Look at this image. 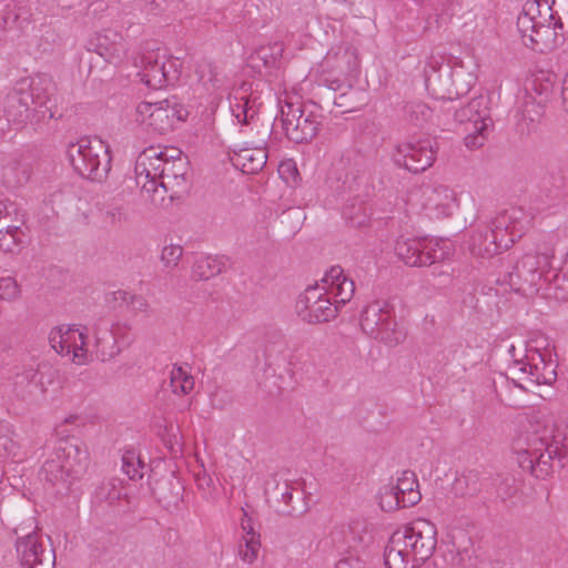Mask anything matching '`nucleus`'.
<instances>
[{
    "label": "nucleus",
    "mask_w": 568,
    "mask_h": 568,
    "mask_svg": "<svg viewBox=\"0 0 568 568\" xmlns=\"http://www.w3.org/2000/svg\"><path fill=\"white\" fill-rule=\"evenodd\" d=\"M395 535L405 544L408 552L418 565L433 555L437 545L436 527L426 519H416L409 526L396 530Z\"/></svg>",
    "instance_id": "dca6fc26"
},
{
    "label": "nucleus",
    "mask_w": 568,
    "mask_h": 568,
    "mask_svg": "<svg viewBox=\"0 0 568 568\" xmlns=\"http://www.w3.org/2000/svg\"><path fill=\"white\" fill-rule=\"evenodd\" d=\"M183 254V248L179 244L164 245L161 252V262L166 268L178 266Z\"/></svg>",
    "instance_id": "ea45409f"
},
{
    "label": "nucleus",
    "mask_w": 568,
    "mask_h": 568,
    "mask_svg": "<svg viewBox=\"0 0 568 568\" xmlns=\"http://www.w3.org/2000/svg\"><path fill=\"white\" fill-rule=\"evenodd\" d=\"M91 332L93 343L89 341L87 327L57 326L49 333V343L59 355L77 365L88 364L93 353L101 361H109L132 343L130 328L125 324H94Z\"/></svg>",
    "instance_id": "f257e3e1"
},
{
    "label": "nucleus",
    "mask_w": 568,
    "mask_h": 568,
    "mask_svg": "<svg viewBox=\"0 0 568 568\" xmlns=\"http://www.w3.org/2000/svg\"><path fill=\"white\" fill-rule=\"evenodd\" d=\"M106 215L113 223H122L128 220V213L122 206H111L106 211Z\"/></svg>",
    "instance_id": "c03bdc74"
},
{
    "label": "nucleus",
    "mask_w": 568,
    "mask_h": 568,
    "mask_svg": "<svg viewBox=\"0 0 568 568\" xmlns=\"http://www.w3.org/2000/svg\"><path fill=\"white\" fill-rule=\"evenodd\" d=\"M29 99H31L32 103L36 105H44L47 102V98H40V95L36 94V88H32L31 94H23L22 97H18V94H12L9 97V103L10 105L13 104L16 101H18L21 106L24 109V111L29 110Z\"/></svg>",
    "instance_id": "79ce46f5"
},
{
    "label": "nucleus",
    "mask_w": 568,
    "mask_h": 568,
    "mask_svg": "<svg viewBox=\"0 0 568 568\" xmlns=\"http://www.w3.org/2000/svg\"><path fill=\"white\" fill-rule=\"evenodd\" d=\"M365 534V523L354 519L336 526L332 531V539L341 548H356L363 542Z\"/></svg>",
    "instance_id": "5701e85b"
},
{
    "label": "nucleus",
    "mask_w": 568,
    "mask_h": 568,
    "mask_svg": "<svg viewBox=\"0 0 568 568\" xmlns=\"http://www.w3.org/2000/svg\"><path fill=\"white\" fill-rule=\"evenodd\" d=\"M424 209L434 219L450 216L458 207L456 193L446 185L427 187L424 191Z\"/></svg>",
    "instance_id": "aec40b11"
},
{
    "label": "nucleus",
    "mask_w": 568,
    "mask_h": 568,
    "mask_svg": "<svg viewBox=\"0 0 568 568\" xmlns=\"http://www.w3.org/2000/svg\"><path fill=\"white\" fill-rule=\"evenodd\" d=\"M336 568H362V565L355 558H344L336 564Z\"/></svg>",
    "instance_id": "de8ad7c7"
},
{
    "label": "nucleus",
    "mask_w": 568,
    "mask_h": 568,
    "mask_svg": "<svg viewBox=\"0 0 568 568\" xmlns=\"http://www.w3.org/2000/svg\"><path fill=\"white\" fill-rule=\"evenodd\" d=\"M19 223L0 225V248L4 252H14L23 237V232Z\"/></svg>",
    "instance_id": "473e14b6"
},
{
    "label": "nucleus",
    "mask_w": 568,
    "mask_h": 568,
    "mask_svg": "<svg viewBox=\"0 0 568 568\" xmlns=\"http://www.w3.org/2000/svg\"><path fill=\"white\" fill-rule=\"evenodd\" d=\"M13 532L16 555L22 568H54V550L47 547L34 518L18 525Z\"/></svg>",
    "instance_id": "9d476101"
},
{
    "label": "nucleus",
    "mask_w": 568,
    "mask_h": 568,
    "mask_svg": "<svg viewBox=\"0 0 568 568\" xmlns=\"http://www.w3.org/2000/svg\"><path fill=\"white\" fill-rule=\"evenodd\" d=\"M562 99L566 103V109L568 111V72L565 74L562 80Z\"/></svg>",
    "instance_id": "3c124183"
},
{
    "label": "nucleus",
    "mask_w": 568,
    "mask_h": 568,
    "mask_svg": "<svg viewBox=\"0 0 568 568\" xmlns=\"http://www.w3.org/2000/svg\"><path fill=\"white\" fill-rule=\"evenodd\" d=\"M435 155V142L430 139H425L399 144L394 154V161L397 165L418 173L433 164Z\"/></svg>",
    "instance_id": "a211bd4d"
},
{
    "label": "nucleus",
    "mask_w": 568,
    "mask_h": 568,
    "mask_svg": "<svg viewBox=\"0 0 568 568\" xmlns=\"http://www.w3.org/2000/svg\"><path fill=\"white\" fill-rule=\"evenodd\" d=\"M197 75L199 81L211 94H215L224 84V75L210 62H204L197 67Z\"/></svg>",
    "instance_id": "7c9ffc66"
},
{
    "label": "nucleus",
    "mask_w": 568,
    "mask_h": 568,
    "mask_svg": "<svg viewBox=\"0 0 568 568\" xmlns=\"http://www.w3.org/2000/svg\"><path fill=\"white\" fill-rule=\"evenodd\" d=\"M182 62L160 51H151L141 58L139 77L150 89H162L179 81Z\"/></svg>",
    "instance_id": "4468645a"
},
{
    "label": "nucleus",
    "mask_w": 568,
    "mask_h": 568,
    "mask_svg": "<svg viewBox=\"0 0 568 568\" xmlns=\"http://www.w3.org/2000/svg\"><path fill=\"white\" fill-rule=\"evenodd\" d=\"M23 223V215L21 214L18 205L9 200L0 201V225L11 223Z\"/></svg>",
    "instance_id": "58836bf2"
},
{
    "label": "nucleus",
    "mask_w": 568,
    "mask_h": 568,
    "mask_svg": "<svg viewBox=\"0 0 568 568\" xmlns=\"http://www.w3.org/2000/svg\"><path fill=\"white\" fill-rule=\"evenodd\" d=\"M20 295V287L11 276L0 278V298L13 301Z\"/></svg>",
    "instance_id": "a19ab883"
},
{
    "label": "nucleus",
    "mask_w": 568,
    "mask_h": 568,
    "mask_svg": "<svg viewBox=\"0 0 568 568\" xmlns=\"http://www.w3.org/2000/svg\"><path fill=\"white\" fill-rule=\"evenodd\" d=\"M174 437H175L174 445H179V440L176 439L175 435H174ZM171 448L173 449V444H171Z\"/></svg>",
    "instance_id": "4d7b16f0"
},
{
    "label": "nucleus",
    "mask_w": 568,
    "mask_h": 568,
    "mask_svg": "<svg viewBox=\"0 0 568 568\" xmlns=\"http://www.w3.org/2000/svg\"><path fill=\"white\" fill-rule=\"evenodd\" d=\"M459 122L468 123L465 144L468 149H477L484 144L488 136L493 121L488 108V98L480 95L462 105L455 112Z\"/></svg>",
    "instance_id": "2eb2a0df"
},
{
    "label": "nucleus",
    "mask_w": 568,
    "mask_h": 568,
    "mask_svg": "<svg viewBox=\"0 0 568 568\" xmlns=\"http://www.w3.org/2000/svg\"><path fill=\"white\" fill-rule=\"evenodd\" d=\"M384 564L386 568H415L418 566L395 532L385 547Z\"/></svg>",
    "instance_id": "a878e982"
},
{
    "label": "nucleus",
    "mask_w": 568,
    "mask_h": 568,
    "mask_svg": "<svg viewBox=\"0 0 568 568\" xmlns=\"http://www.w3.org/2000/svg\"><path fill=\"white\" fill-rule=\"evenodd\" d=\"M54 454L59 460L62 458L72 478L81 476L89 466L88 449L75 442L61 438L54 447Z\"/></svg>",
    "instance_id": "412c9836"
},
{
    "label": "nucleus",
    "mask_w": 568,
    "mask_h": 568,
    "mask_svg": "<svg viewBox=\"0 0 568 568\" xmlns=\"http://www.w3.org/2000/svg\"><path fill=\"white\" fill-rule=\"evenodd\" d=\"M30 169L19 161H11L3 166V176L9 183L23 184L30 179Z\"/></svg>",
    "instance_id": "4c0bfd02"
},
{
    "label": "nucleus",
    "mask_w": 568,
    "mask_h": 568,
    "mask_svg": "<svg viewBox=\"0 0 568 568\" xmlns=\"http://www.w3.org/2000/svg\"><path fill=\"white\" fill-rule=\"evenodd\" d=\"M115 295H119L120 298L122 300H126V296H128V293L126 292H123V291H118L114 293Z\"/></svg>",
    "instance_id": "864d4df0"
},
{
    "label": "nucleus",
    "mask_w": 568,
    "mask_h": 568,
    "mask_svg": "<svg viewBox=\"0 0 568 568\" xmlns=\"http://www.w3.org/2000/svg\"><path fill=\"white\" fill-rule=\"evenodd\" d=\"M475 68L476 64L471 60L468 63L459 60H455L453 62L449 75L456 95H464L468 93L475 85L477 81Z\"/></svg>",
    "instance_id": "b1692460"
},
{
    "label": "nucleus",
    "mask_w": 568,
    "mask_h": 568,
    "mask_svg": "<svg viewBox=\"0 0 568 568\" xmlns=\"http://www.w3.org/2000/svg\"><path fill=\"white\" fill-rule=\"evenodd\" d=\"M41 473L44 475L47 480L52 483L72 478V475H69L67 465L63 463L62 458L59 460L54 453L44 462Z\"/></svg>",
    "instance_id": "c9c22d12"
},
{
    "label": "nucleus",
    "mask_w": 568,
    "mask_h": 568,
    "mask_svg": "<svg viewBox=\"0 0 568 568\" xmlns=\"http://www.w3.org/2000/svg\"><path fill=\"white\" fill-rule=\"evenodd\" d=\"M130 305L135 313H148L150 311L149 302L143 296H131Z\"/></svg>",
    "instance_id": "a18cd8bd"
},
{
    "label": "nucleus",
    "mask_w": 568,
    "mask_h": 568,
    "mask_svg": "<svg viewBox=\"0 0 568 568\" xmlns=\"http://www.w3.org/2000/svg\"><path fill=\"white\" fill-rule=\"evenodd\" d=\"M396 507H410L416 505L422 495L418 490V481L415 473L406 470L397 478L396 486L390 489Z\"/></svg>",
    "instance_id": "4be33fe9"
},
{
    "label": "nucleus",
    "mask_w": 568,
    "mask_h": 568,
    "mask_svg": "<svg viewBox=\"0 0 568 568\" xmlns=\"http://www.w3.org/2000/svg\"><path fill=\"white\" fill-rule=\"evenodd\" d=\"M267 153L263 148L244 149L236 156V165L242 166L245 173H256L264 168Z\"/></svg>",
    "instance_id": "c756f323"
},
{
    "label": "nucleus",
    "mask_w": 568,
    "mask_h": 568,
    "mask_svg": "<svg viewBox=\"0 0 568 568\" xmlns=\"http://www.w3.org/2000/svg\"><path fill=\"white\" fill-rule=\"evenodd\" d=\"M187 163L175 148L150 146L135 162V183L145 201L163 203L165 195L174 199L186 189Z\"/></svg>",
    "instance_id": "f03ea898"
},
{
    "label": "nucleus",
    "mask_w": 568,
    "mask_h": 568,
    "mask_svg": "<svg viewBox=\"0 0 568 568\" xmlns=\"http://www.w3.org/2000/svg\"><path fill=\"white\" fill-rule=\"evenodd\" d=\"M186 115V110L173 97L158 102H140L132 119L145 131L164 134L173 129L176 122L184 121Z\"/></svg>",
    "instance_id": "f8f14e48"
},
{
    "label": "nucleus",
    "mask_w": 568,
    "mask_h": 568,
    "mask_svg": "<svg viewBox=\"0 0 568 568\" xmlns=\"http://www.w3.org/2000/svg\"><path fill=\"white\" fill-rule=\"evenodd\" d=\"M57 436H62V433L59 430V427L55 428Z\"/></svg>",
    "instance_id": "6e6d98bb"
},
{
    "label": "nucleus",
    "mask_w": 568,
    "mask_h": 568,
    "mask_svg": "<svg viewBox=\"0 0 568 568\" xmlns=\"http://www.w3.org/2000/svg\"><path fill=\"white\" fill-rule=\"evenodd\" d=\"M75 420H77V416L75 415H70V416L64 418L63 423L64 424H73Z\"/></svg>",
    "instance_id": "603ef678"
},
{
    "label": "nucleus",
    "mask_w": 568,
    "mask_h": 568,
    "mask_svg": "<svg viewBox=\"0 0 568 568\" xmlns=\"http://www.w3.org/2000/svg\"><path fill=\"white\" fill-rule=\"evenodd\" d=\"M67 154L74 171L91 181H103L111 170L109 146L100 138H81L69 144Z\"/></svg>",
    "instance_id": "1a4fd4ad"
},
{
    "label": "nucleus",
    "mask_w": 568,
    "mask_h": 568,
    "mask_svg": "<svg viewBox=\"0 0 568 568\" xmlns=\"http://www.w3.org/2000/svg\"><path fill=\"white\" fill-rule=\"evenodd\" d=\"M241 527L243 530V536H250L251 534L257 535L252 526L251 518H248L246 514L243 515V518L241 520Z\"/></svg>",
    "instance_id": "49530a36"
},
{
    "label": "nucleus",
    "mask_w": 568,
    "mask_h": 568,
    "mask_svg": "<svg viewBox=\"0 0 568 568\" xmlns=\"http://www.w3.org/2000/svg\"><path fill=\"white\" fill-rule=\"evenodd\" d=\"M278 106L282 126L288 140L307 143L317 135L322 115L315 104L303 103L298 97L284 93L278 98Z\"/></svg>",
    "instance_id": "6e6552de"
},
{
    "label": "nucleus",
    "mask_w": 568,
    "mask_h": 568,
    "mask_svg": "<svg viewBox=\"0 0 568 568\" xmlns=\"http://www.w3.org/2000/svg\"><path fill=\"white\" fill-rule=\"evenodd\" d=\"M560 454L559 444L554 436V427L547 425L541 434L536 430L528 437L527 447L519 453V464L521 468L539 476L537 467L540 468V473L547 474L550 462Z\"/></svg>",
    "instance_id": "ddd939ff"
},
{
    "label": "nucleus",
    "mask_w": 568,
    "mask_h": 568,
    "mask_svg": "<svg viewBox=\"0 0 568 568\" xmlns=\"http://www.w3.org/2000/svg\"><path fill=\"white\" fill-rule=\"evenodd\" d=\"M325 3L328 8L333 7L334 4H341L344 10L341 12L342 14H345L348 9V3L346 0H325Z\"/></svg>",
    "instance_id": "8fccbe9b"
},
{
    "label": "nucleus",
    "mask_w": 568,
    "mask_h": 568,
    "mask_svg": "<svg viewBox=\"0 0 568 568\" xmlns=\"http://www.w3.org/2000/svg\"><path fill=\"white\" fill-rule=\"evenodd\" d=\"M194 377L187 366L174 365L170 372V386L174 394L186 395L194 388Z\"/></svg>",
    "instance_id": "2f4dec72"
},
{
    "label": "nucleus",
    "mask_w": 568,
    "mask_h": 568,
    "mask_svg": "<svg viewBox=\"0 0 568 568\" xmlns=\"http://www.w3.org/2000/svg\"><path fill=\"white\" fill-rule=\"evenodd\" d=\"M425 239L400 237L395 243V254L408 266H424Z\"/></svg>",
    "instance_id": "393cba45"
},
{
    "label": "nucleus",
    "mask_w": 568,
    "mask_h": 568,
    "mask_svg": "<svg viewBox=\"0 0 568 568\" xmlns=\"http://www.w3.org/2000/svg\"><path fill=\"white\" fill-rule=\"evenodd\" d=\"M507 352H508L509 357L511 358L510 363H514L516 359L524 358V355L519 356L520 352H518V349L516 348V346L514 344H510L508 346Z\"/></svg>",
    "instance_id": "09e8293b"
},
{
    "label": "nucleus",
    "mask_w": 568,
    "mask_h": 568,
    "mask_svg": "<svg viewBox=\"0 0 568 568\" xmlns=\"http://www.w3.org/2000/svg\"><path fill=\"white\" fill-rule=\"evenodd\" d=\"M87 49L114 65L123 62L128 51L124 38L113 29H103L93 33L88 40Z\"/></svg>",
    "instance_id": "6ab92c4d"
},
{
    "label": "nucleus",
    "mask_w": 568,
    "mask_h": 568,
    "mask_svg": "<svg viewBox=\"0 0 568 568\" xmlns=\"http://www.w3.org/2000/svg\"><path fill=\"white\" fill-rule=\"evenodd\" d=\"M361 327L369 336L389 346L404 342L406 332L395 321L389 302L376 300L365 306L361 315Z\"/></svg>",
    "instance_id": "9b49d317"
},
{
    "label": "nucleus",
    "mask_w": 568,
    "mask_h": 568,
    "mask_svg": "<svg viewBox=\"0 0 568 568\" xmlns=\"http://www.w3.org/2000/svg\"><path fill=\"white\" fill-rule=\"evenodd\" d=\"M410 119L416 123L427 120L430 116V110L427 105L418 103L412 106L409 111Z\"/></svg>",
    "instance_id": "37998d69"
},
{
    "label": "nucleus",
    "mask_w": 568,
    "mask_h": 568,
    "mask_svg": "<svg viewBox=\"0 0 568 568\" xmlns=\"http://www.w3.org/2000/svg\"><path fill=\"white\" fill-rule=\"evenodd\" d=\"M283 54V45L274 42L267 45L260 47L251 57L255 67H258V61L266 68H272L276 64Z\"/></svg>",
    "instance_id": "72a5a7b5"
},
{
    "label": "nucleus",
    "mask_w": 568,
    "mask_h": 568,
    "mask_svg": "<svg viewBox=\"0 0 568 568\" xmlns=\"http://www.w3.org/2000/svg\"><path fill=\"white\" fill-rule=\"evenodd\" d=\"M551 257L546 253H528L519 260L509 274V285L525 296H541L565 300L568 297V283L559 274L550 278Z\"/></svg>",
    "instance_id": "39448f33"
},
{
    "label": "nucleus",
    "mask_w": 568,
    "mask_h": 568,
    "mask_svg": "<svg viewBox=\"0 0 568 568\" xmlns=\"http://www.w3.org/2000/svg\"><path fill=\"white\" fill-rule=\"evenodd\" d=\"M261 548L260 535L243 536L239 546V557L246 564H253Z\"/></svg>",
    "instance_id": "e433bc0d"
},
{
    "label": "nucleus",
    "mask_w": 568,
    "mask_h": 568,
    "mask_svg": "<svg viewBox=\"0 0 568 568\" xmlns=\"http://www.w3.org/2000/svg\"><path fill=\"white\" fill-rule=\"evenodd\" d=\"M455 245L449 239H425L424 266L450 258Z\"/></svg>",
    "instance_id": "cd10ccee"
},
{
    "label": "nucleus",
    "mask_w": 568,
    "mask_h": 568,
    "mask_svg": "<svg viewBox=\"0 0 568 568\" xmlns=\"http://www.w3.org/2000/svg\"><path fill=\"white\" fill-rule=\"evenodd\" d=\"M146 465L142 460L139 453L133 449L125 450L122 456V470L132 480H138L143 477Z\"/></svg>",
    "instance_id": "f704fd0d"
},
{
    "label": "nucleus",
    "mask_w": 568,
    "mask_h": 568,
    "mask_svg": "<svg viewBox=\"0 0 568 568\" xmlns=\"http://www.w3.org/2000/svg\"><path fill=\"white\" fill-rule=\"evenodd\" d=\"M517 29L524 44L545 52L564 41V26L556 20L548 0H527L517 18Z\"/></svg>",
    "instance_id": "423d86ee"
},
{
    "label": "nucleus",
    "mask_w": 568,
    "mask_h": 568,
    "mask_svg": "<svg viewBox=\"0 0 568 568\" xmlns=\"http://www.w3.org/2000/svg\"><path fill=\"white\" fill-rule=\"evenodd\" d=\"M557 363L552 358L550 341L540 335L530 339L525 348L524 358L510 363L507 376L523 389L537 385H551L557 379Z\"/></svg>",
    "instance_id": "0eeeda50"
},
{
    "label": "nucleus",
    "mask_w": 568,
    "mask_h": 568,
    "mask_svg": "<svg viewBox=\"0 0 568 568\" xmlns=\"http://www.w3.org/2000/svg\"><path fill=\"white\" fill-rule=\"evenodd\" d=\"M530 217L518 207L498 214L489 224H478L470 235L468 247L473 255L491 257L508 250L528 230Z\"/></svg>",
    "instance_id": "20e7f679"
},
{
    "label": "nucleus",
    "mask_w": 568,
    "mask_h": 568,
    "mask_svg": "<svg viewBox=\"0 0 568 568\" xmlns=\"http://www.w3.org/2000/svg\"><path fill=\"white\" fill-rule=\"evenodd\" d=\"M348 220L352 221L353 225L361 226L363 224V221H354L352 216L346 215Z\"/></svg>",
    "instance_id": "5fc2aeb1"
},
{
    "label": "nucleus",
    "mask_w": 568,
    "mask_h": 568,
    "mask_svg": "<svg viewBox=\"0 0 568 568\" xmlns=\"http://www.w3.org/2000/svg\"><path fill=\"white\" fill-rule=\"evenodd\" d=\"M229 260L220 255L196 256L192 265V276L196 280H209L221 274L227 266Z\"/></svg>",
    "instance_id": "bb28decb"
},
{
    "label": "nucleus",
    "mask_w": 568,
    "mask_h": 568,
    "mask_svg": "<svg viewBox=\"0 0 568 568\" xmlns=\"http://www.w3.org/2000/svg\"><path fill=\"white\" fill-rule=\"evenodd\" d=\"M262 93L258 82H243L233 89L229 102L235 124L247 125L255 120L263 105Z\"/></svg>",
    "instance_id": "f3484780"
},
{
    "label": "nucleus",
    "mask_w": 568,
    "mask_h": 568,
    "mask_svg": "<svg viewBox=\"0 0 568 568\" xmlns=\"http://www.w3.org/2000/svg\"><path fill=\"white\" fill-rule=\"evenodd\" d=\"M42 379V372L34 368H29L17 376L16 385L23 386L24 384H27L28 389L26 390V394L23 396L28 397L33 402H38L43 397L45 393Z\"/></svg>",
    "instance_id": "c85d7f7f"
},
{
    "label": "nucleus",
    "mask_w": 568,
    "mask_h": 568,
    "mask_svg": "<svg viewBox=\"0 0 568 568\" xmlns=\"http://www.w3.org/2000/svg\"><path fill=\"white\" fill-rule=\"evenodd\" d=\"M355 292L354 282L341 266H332L322 278L308 285L296 301L298 316L308 323L333 320L339 305L349 302Z\"/></svg>",
    "instance_id": "7ed1b4c3"
},
{
    "label": "nucleus",
    "mask_w": 568,
    "mask_h": 568,
    "mask_svg": "<svg viewBox=\"0 0 568 568\" xmlns=\"http://www.w3.org/2000/svg\"><path fill=\"white\" fill-rule=\"evenodd\" d=\"M285 166H287V168H288V166H291V163L282 164V165H281V169H283V168H285Z\"/></svg>",
    "instance_id": "13d9d810"
}]
</instances>
